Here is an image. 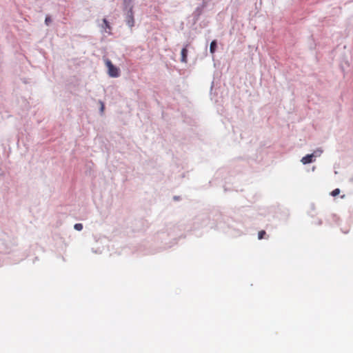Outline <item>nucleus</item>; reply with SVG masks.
I'll list each match as a JSON object with an SVG mask.
<instances>
[{"label": "nucleus", "instance_id": "nucleus-1", "mask_svg": "<svg viewBox=\"0 0 353 353\" xmlns=\"http://www.w3.org/2000/svg\"><path fill=\"white\" fill-rule=\"evenodd\" d=\"M105 63L106 67L108 68V74L111 77H118L120 75L119 69L114 66L111 61L109 59H106L105 61Z\"/></svg>", "mask_w": 353, "mask_h": 353}, {"label": "nucleus", "instance_id": "nucleus-2", "mask_svg": "<svg viewBox=\"0 0 353 353\" xmlns=\"http://www.w3.org/2000/svg\"><path fill=\"white\" fill-rule=\"evenodd\" d=\"M314 154H307L305 157H303L301 161L303 163V164H307V163H310L311 162H312L314 161Z\"/></svg>", "mask_w": 353, "mask_h": 353}, {"label": "nucleus", "instance_id": "nucleus-3", "mask_svg": "<svg viewBox=\"0 0 353 353\" xmlns=\"http://www.w3.org/2000/svg\"><path fill=\"white\" fill-rule=\"evenodd\" d=\"M188 45L185 46L181 50V61L183 63H187V57H188Z\"/></svg>", "mask_w": 353, "mask_h": 353}, {"label": "nucleus", "instance_id": "nucleus-4", "mask_svg": "<svg viewBox=\"0 0 353 353\" xmlns=\"http://www.w3.org/2000/svg\"><path fill=\"white\" fill-rule=\"evenodd\" d=\"M134 18H133V16H132V13L131 12L130 15L128 17V19L127 21V24L130 27H133L134 26Z\"/></svg>", "mask_w": 353, "mask_h": 353}, {"label": "nucleus", "instance_id": "nucleus-5", "mask_svg": "<svg viewBox=\"0 0 353 353\" xmlns=\"http://www.w3.org/2000/svg\"><path fill=\"white\" fill-rule=\"evenodd\" d=\"M216 48V41H212L210 43V51L212 54H214Z\"/></svg>", "mask_w": 353, "mask_h": 353}, {"label": "nucleus", "instance_id": "nucleus-6", "mask_svg": "<svg viewBox=\"0 0 353 353\" xmlns=\"http://www.w3.org/2000/svg\"><path fill=\"white\" fill-rule=\"evenodd\" d=\"M340 192L341 191L339 188H336L331 192V195L332 196H336L340 194Z\"/></svg>", "mask_w": 353, "mask_h": 353}, {"label": "nucleus", "instance_id": "nucleus-7", "mask_svg": "<svg viewBox=\"0 0 353 353\" xmlns=\"http://www.w3.org/2000/svg\"><path fill=\"white\" fill-rule=\"evenodd\" d=\"M266 234V232L264 230H261L260 232H259V234H258V238L259 239H263L264 236Z\"/></svg>", "mask_w": 353, "mask_h": 353}, {"label": "nucleus", "instance_id": "nucleus-8", "mask_svg": "<svg viewBox=\"0 0 353 353\" xmlns=\"http://www.w3.org/2000/svg\"><path fill=\"white\" fill-rule=\"evenodd\" d=\"M74 228L75 230L81 231L83 229V225L81 223H76Z\"/></svg>", "mask_w": 353, "mask_h": 353}, {"label": "nucleus", "instance_id": "nucleus-9", "mask_svg": "<svg viewBox=\"0 0 353 353\" xmlns=\"http://www.w3.org/2000/svg\"><path fill=\"white\" fill-rule=\"evenodd\" d=\"M52 20L49 16H47L45 19V23L47 26H48L51 23Z\"/></svg>", "mask_w": 353, "mask_h": 353}, {"label": "nucleus", "instance_id": "nucleus-10", "mask_svg": "<svg viewBox=\"0 0 353 353\" xmlns=\"http://www.w3.org/2000/svg\"><path fill=\"white\" fill-rule=\"evenodd\" d=\"M103 21L104 24L105 25L106 28H110V25H109V23H108V21H107L106 19H103Z\"/></svg>", "mask_w": 353, "mask_h": 353}, {"label": "nucleus", "instance_id": "nucleus-11", "mask_svg": "<svg viewBox=\"0 0 353 353\" xmlns=\"http://www.w3.org/2000/svg\"><path fill=\"white\" fill-rule=\"evenodd\" d=\"M104 110V104L103 102H101V111L103 112Z\"/></svg>", "mask_w": 353, "mask_h": 353}]
</instances>
